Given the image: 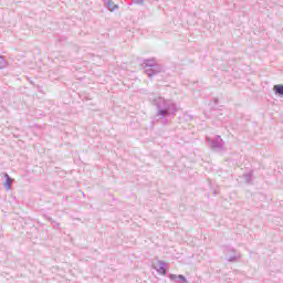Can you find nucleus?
<instances>
[{
	"label": "nucleus",
	"mask_w": 283,
	"mask_h": 283,
	"mask_svg": "<svg viewBox=\"0 0 283 283\" xmlns=\"http://www.w3.org/2000/svg\"><path fill=\"white\" fill-rule=\"evenodd\" d=\"M114 8H118V6H114V2L109 1L108 2V9L111 10V12H114Z\"/></svg>",
	"instance_id": "4"
},
{
	"label": "nucleus",
	"mask_w": 283,
	"mask_h": 283,
	"mask_svg": "<svg viewBox=\"0 0 283 283\" xmlns=\"http://www.w3.org/2000/svg\"><path fill=\"white\" fill-rule=\"evenodd\" d=\"M273 91L279 94L280 96H283V84H276L273 86Z\"/></svg>",
	"instance_id": "2"
},
{
	"label": "nucleus",
	"mask_w": 283,
	"mask_h": 283,
	"mask_svg": "<svg viewBox=\"0 0 283 283\" xmlns=\"http://www.w3.org/2000/svg\"><path fill=\"white\" fill-rule=\"evenodd\" d=\"M156 271L158 272L159 275H167V270L165 269V264L163 263H157L155 265Z\"/></svg>",
	"instance_id": "1"
},
{
	"label": "nucleus",
	"mask_w": 283,
	"mask_h": 283,
	"mask_svg": "<svg viewBox=\"0 0 283 283\" xmlns=\"http://www.w3.org/2000/svg\"><path fill=\"white\" fill-rule=\"evenodd\" d=\"M179 279H180V280H185V276H182V275H179Z\"/></svg>",
	"instance_id": "5"
},
{
	"label": "nucleus",
	"mask_w": 283,
	"mask_h": 283,
	"mask_svg": "<svg viewBox=\"0 0 283 283\" xmlns=\"http://www.w3.org/2000/svg\"><path fill=\"white\" fill-rule=\"evenodd\" d=\"M6 181H4V187H7V189H10L12 187V179H10V176L6 175Z\"/></svg>",
	"instance_id": "3"
}]
</instances>
